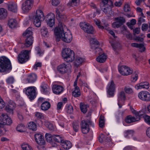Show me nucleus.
Here are the masks:
<instances>
[{
  "mask_svg": "<svg viewBox=\"0 0 150 150\" xmlns=\"http://www.w3.org/2000/svg\"><path fill=\"white\" fill-rule=\"evenodd\" d=\"M36 117L38 119H43L44 118V115L43 114L39 112H36L35 113Z\"/></svg>",
  "mask_w": 150,
  "mask_h": 150,
  "instance_id": "c03bdc74",
  "label": "nucleus"
},
{
  "mask_svg": "<svg viewBox=\"0 0 150 150\" xmlns=\"http://www.w3.org/2000/svg\"><path fill=\"white\" fill-rule=\"evenodd\" d=\"M52 90L54 94L59 95L63 92L64 88L61 86L55 84L53 85L52 87Z\"/></svg>",
  "mask_w": 150,
  "mask_h": 150,
  "instance_id": "f3484780",
  "label": "nucleus"
},
{
  "mask_svg": "<svg viewBox=\"0 0 150 150\" xmlns=\"http://www.w3.org/2000/svg\"><path fill=\"white\" fill-rule=\"evenodd\" d=\"M66 110L67 112L69 114L72 113L73 111L72 106L70 105H68L67 106Z\"/></svg>",
  "mask_w": 150,
  "mask_h": 150,
  "instance_id": "a18cd8bd",
  "label": "nucleus"
},
{
  "mask_svg": "<svg viewBox=\"0 0 150 150\" xmlns=\"http://www.w3.org/2000/svg\"><path fill=\"white\" fill-rule=\"evenodd\" d=\"M115 21L118 22L121 25L125 22V18L121 17L115 18Z\"/></svg>",
  "mask_w": 150,
  "mask_h": 150,
  "instance_id": "58836bf2",
  "label": "nucleus"
},
{
  "mask_svg": "<svg viewBox=\"0 0 150 150\" xmlns=\"http://www.w3.org/2000/svg\"><path fill=\"white\" fill-rule=\"evenodd\" d=\"M45 19L42 11L40 10H37L33 17V23L37 27H39L41 25V21Z\"/></svg>",
  "mask_w": 150,
  "mask_h": 150,
  "instance_id": "20e7f679",
  "label": "nucleus"
},
{
  "mask_svg": "<svg viewBox=\"0 0 150 150\" xmlns=\"http://www.w3.org/2000/svg\"><path fill=\"white\" fill-rule=\"evenodd\" d=\"M62 55L64 60L67 62H72L75 58L74 52L69 48L64 49L62 52Z\"/></svg>",
  "mask_w": 150,
  "mask_h": 150,
  "instance_id": "f03ea898",
  "label": "nucleus"
},
{
  "mask_svg": "<svg viewBox=\"0 0 150 150\" xmlns=\"http://www.w3.org/2000/svg\"><path fill=\"white\" fill-rule=\"evenodd\" d=\"M42 91L44 93H47L49 92L50 89L48 86L46 84H43L41 86Z\"/></svg>",
  "mask_w": 150,
  "mask_h": 150,
  "instance_id": "e433bc0d",
  "label": "nucleus"
},
{
  "mask_svg": "<svg viewBox=\"0 0 150 150\" xmlns=\"http://www.w3.org/2000/svg\"><path fill=\"white\" fill-rule=\"evenodd\" d=\"M121 26V25L116 21H115V22H113L112 24V27L114 28H118Z\"/></svg>",
  "mask_w": 150,
  "mask_h": 150,
  "instance_id": "864d4df0",
  "label": "nucleus"
},
{
  "mask_svg": "<svg viewBox=\"0 0 150 150\" xmlns=\"http://www.w3.org/2000/svg\"><path fill=\"white\" fill-rule=\"evenodd\" d=\"M112 7H113V5H110L109 7H106L103 9V11L109 17H110L113 16V12L112 11Z\"/></svg>",
  "mask_w": 150,
  "mask_h": 150,
  "instance_id": "aec40b11",
  "label": "nucleus"
},
{
  "mask_svg": "<svg viewBox=\"0 0 150 150\" xmlns=\"http://www.w3.org/2000/svg\"><path fill=\"white\" fill-rule=\"evenodd\" d=\"M74 90L72 92L73 96L74 97H78L81 95V92L79 87L77 86V83L76 82H74Z\"/></svg>",
  "mask_w": 150,
  "mask_h": 150,
  "instance_id": "6ab92c4d",
  "label": "nucleus"
},
{
  "mask_svg": "<svg viewBox=\"0 0 150 150\" xmlns=\"http://www.w3.org/2000/svg\"><path fill=\"white\" fill-rule=\"evenodd\" d=\"M90 42L91 44H92L91 45V47L92 49H94L95 47V46L98 45L99 44L98 42L93 38H92L91 39Z\"/></svg>",
  "mask_w": 150,
  "mask_h": 150,
  "instance_id": "f704fd0d",
  "label": "nucleus"
},
{
  "mask_svg": "<svg viewBox=\"0 0 150 150\" xmlns=\"http://www.w3.org/2000/svg\"><path fill=\"white\" fill-rule=\"evenodd\" d=\"M125 120L126 122L127 123H130L136 122L135 119V117L130 115L127 116L125 118Z\"/></svg>",
  "mask_w": 150,
  "mask_h": 150,
  "instance_id": "7c9ffc66",
  "label": "nucleus"
},
{
  "mask_svg": "<svg viewBox=\"0 0 150 150\" xmlns=\"http://www.w3.org/2000/svg\"><path fill=\"white\" fill-rule=\"evenodd\" d=\"M59 3V0H52V5L56 6Z\"/></svg>",
  "mask_w": 150,
  "mask_h": 150,
  "instance_id": "69168bd1",
  "label": "nucleus"
},
{
  "mask_svg": "<svg viewBox=\"0 0 150 150\" xmlns=\"http://www.w3.org/2000/svg\"><path fill=\"white\" fill-rule=\"evenodd\" d=\"M14 79L13 77H9L6 80L7 82L9 83H13L14 82Z\"/></svg>",
  "mask_w": 150,
  "mask_h": 150,
  "instance_id": "680f3d73",
  "label": "nucleus"
},
{
  "mask_svg": "<svg viewBox=\"0 0 150 150\" xmlns=\"http://www.w3.org/2000/svg\"><path fill=\"white\" fill-rule=\"evenodd\" d=\"M51 107L50 103L48 101L44 102L42 104L41 108L43 110H48Z\"/></svg>",
  "mask_w": 150,
  "mask_h": 150,
  "instance_id": "cd10ccee",
  "label": "nucleus"
},
{
  "mask_svg": "<svg viewBox=\"0 0 150 150\" xmlns=\"http://www.w3.org/2000/svg\"><path fill=\"white\" fill-rule=\"evenodd\" d=\"M28 128L33 131H35L37 129V126L33 122H31L28 125Z\"/></svg>",
  "mask_w": 150,
  "mask_h": 150,
  "instance_id": "ea45409f",
  "label": "nucleus"
},
{
  "mask_svg": "<svg viewBox=\"0 0 150 150\" xmlns=\"http://www.w3.org/2000/svg\"><path fill=\"white\" fill-rule=\"evenodd\" d=\"M33 5V1L32 0H27L22 4V9L23 12L28 13L31 9Z\"/></svg>",
  "mask_w": 150,
  "mask_h": 150,
  "instance_id": "9b49d317",
  "label": "nucleus"
},
{
  "mask_svg": "<svg viewBox=\"0 0 150 150\" xmlns=\"http://www.w3.org/2000/svg\"><path fill=\"white\" fill-rule=\"evenodd\" d=\"M125 98V93L124 91L121 92L119 94V100H120V98L122 100H124Z\"/></svg>",
  "mask_w": 150,
  "mask_h": 150,
  "instance_id": "13d9d810",
  "label": "nucleus"
},
{
  "mask_svg": "<svg viewBox=\"0 0 150 150\" xmlns=\"http://www.w3.org/2000/svg\"><path fill=\"white\" fill-rule=\"evenodd\" d=\"M148 27V25L147 24H143L142 25V29L143 31H146Z\"/></svg>",
  "mask_w": 150,
  "mask_h": 150,
  "instance_id": "e2e57ef3",
  "label": "nucleus"
},
{
  "mask_svg": "<svg viewBox=\"0 0 150 150\" xmlns=\"http://www.w3.org/2000/svg\"><path fill=\"white\" fill-rule=\"evenodd\" d=\"M131 46L133 47L139 48L140 49H142V50H140L141 52H143L145 51V48L144 47L143 45L142 44H139L137 43H132L131 44Z\"/></svg>",
  "mask_w": 150,
  "mask_h": 150,
  "instance_id": "c756f323",
  "label": "nucleus"
},
{
  "mask_svg": "<svg viewBox=\"0 0 150 150\" xmlns=\"http://www.w3.org/2000/svg\"><path fill=\"white\" fill-rule=\"evenodd\" d=\"M102 2L104 5L108 4L109 5H112V2L110 0H102Z\"/></svg>",
  "mask_w": 150,
  "mask_h": 150,
  "instance_id": "5fc2aeb1",
  "label": "nucleus"
},
{
  "mask_svg": "<svg viewBox=\"0 0 150 150\" xmlns=\"http://www.w3.org/2000/svg\"><path fill=\"white\" fill-rule=\"evenodd\" d=\"M92 124V122L90 120L81 121L80 125L82 133L83 134L88 133L90 130L89 126Z\"/></svg>",
  "mask_w": 150,
  "mask_h": 150,
  "instance_id": "1a4fd4ad",
  "label": "nucleus"
},
{
  "mask_svg": "<svg viewBox=\"0 0 150 150\" xmlns=\"http://www.w3.org/2000/svg\"><path fill=\"white\" fill-rule=\"evenodd\" d=\"M21 147L23 150H33L32 147L27 143H24L22 144Z\"/></svg>",
  "mask_w": 150,
  "mask_h": 150,
  "instance_id": "c9c22d12",
  "label": "nucleus"
},
{
  "mask_svg": "<svg viewBox=\"0 0 150 150\" xmlns=\"http://www.w3.org/2000/svg\"><path fill=\"white\" fill-rule=\"evenodd\" d=\"M130 109L132 113L135 115L134 117L136 121H138L140 120L142 115L141 112L140 111L137 112L136 111L132 108L130 107Z\"/></svg>",
  "mask_w": 150,
  "mask_h": 150,
  "instance_id": "412c9836",
  "label": "nucleus"
},
{
  "mask_svg": "<svg viewBox=\"0 0 150 150\" xmlns=\"http://www.w3.org/2000/svg\"><path fill=\"white\" fill-rule=\"evenodd\" d=\"M37 78L36 75L35 74H31L28 75L27 80L28 83H33L35 81Z\"/></svg>",
  "mask_w": 150,
  "mask_h": 150,
  "instance_id": "a878e982",
  "label": "nucleus"
},
{
  "mask_svg": "<svg viewBox=\"0 0 150 150\" xmlns=\"http://www.w3.org/2000/svg\"><path fill=\"white\" fill-rule=\"evenodd\" d=\"M8 25L10 28H13L17 25V22L14 18H10L8 20Z\"/></svg>",
  "mask_w": 150,
  "mask_h": 150,
  "instance_id": "393cba45",
  "label": "nucleus"
},
{
  "mask_svg": "<svg viewBox=\"0 0 150 150\" xmlns=\"http://www.w3.org/2000/svg\"><path fill=\"white\" fill-rule=\"evenodd\" d=\"M105 124L104 117L101 115L100 116L99 121V126L101 128H103Z\"/></svg>",
  "mask_w": 150,
  "mask_h": 150,
  "instance_id": "4c0bfd02",
  "label": "nucleus"
},
{
  "mask_svg": "<svg viewBox=\"0 0 150 150\" xmlns=\"http://www.w3.org/2000/svg\"><path fill=\"white\" fill-rule=\"evenodd\" d=\"M62 146L64 149H68L71 147L72 144L69 141L63 140L62 143Z\"/></svg>",
  "mask_w": 150,
  "mask_h": 150,
  "instance_id": "bb28decb",
  "label": "nucleus"
},
{
  "mask_svg": "<svg viewBox=\"0 0 150 150\" xmlns=\"http://www.w3.org/2000/svg\"><path fill=\"white\" fill-rule=\"evenodd\" d=\"M139 98L141 100L146 102L150 101V93L146 91H142L138 94Z\"/></svg>",
  "mask_w": 150,
  "mask_h": 150,
  "instance_id": "f8f14e48",
  "label": "nucleus"
},
{
  "mask_svg": "<svg viewBox=\"0 0 150 150\" xmlns=\"http://www.w3.org/2000/svg\"><path fill=\"white\" fill-rule=\"evenodd\" d=\"M12 123V120L8 115L4 113H2L0 116V127H3L6 125H9Z\"/></svg>",
  "mask_w": 150,
  "mask_h": 150,
  "instance_id": "0eeeda50",
  "label": "nucleus"
},
{
  "mask_svg": "<svg viewBox=\"0 0 150 150\" xmlns=\"http://www.w3.org/2000/svg\"><path fill=\"white\" fill-rule=\"evenodd\" d=\"M138 78V74L136 73H134L132 76V81L134 82L137 80Z\"/></svg>",
  "mask_w": 150,
  "mask_h": 150,
  "instance_id": "3c124183",
  "label": "nucleus"
},
{
  "mask_svg": "<svg viewBox=\"0 0 150 150\" xmlns=\"http://www.w3.org/2000/svg\"><path fill=\"white\" fill-rule=\"evenodd\" d=\"M53 136H52L51 134L48 133H46L45 135L46 140L47 142H51L52 139H53Z\"/></svg>",
  "mask_w": 150,
  "mask_h": 150,
  "instance_id": "de8ad7c7",
  "label": "nucleus"
},
{
  "mask_svg": "<svg viewBox=\"0 0 150 150\" xmlns=\"http://www.w3.org/2000/svg\"><path fill=\"white\" fill-rule=\"evenodd\" d=\"M84 61V59L83 58L79 57H77L74 62V65L77 67L81 64Z\"/></svg>",
  "mask_w": 150,
  "mask_h": 150,
  "instance_id": "473e14b6",
  "label": "nucleus"
},
{
  "mask_svg": "<svg viewBox=\"0 0 150 150\" xmlns=\"http://www.w3.org/2000/svg\"><path fill=\"white\" fill-rule=\"evenodd\" d=\"M30 52V50H27L22 51L17 57L18 62L21 64H23L27 61L29 59V53Z\"/></svg>",
  "mask_w": 150,
  "mask_h": 150,
  "instance_id": "423d86ee",
  "label": "nucleus"
},
{
  "mask_svg": "<svg viewBox=\"0 0 150 150\" xmlns=\"http://www.w3.org/2000/svg\"><path fill=\"white\" fill-rule=\"evenodd\" d=\"M88 106L85 104H83L81 103L80 104V109L81 111L83 113H85L87 110Z\"/></svg>",
  "mask_w": 150,
  "mask_h": 150,
  "instance_id": "79ce46f5",
  "label": "nucleus"
},
{
  "mask_svg": "<svg viewBox=\"0 0 150 150\" xmlns=\"http://www.w3.org/2000/svg\"><path fill=\"white\" fill-rule=\"evenodd\" d=\"M95 53L96 54H101L103 53V51L102 49L100 48L96 47L95 49Z\"/></svg>",
  "mask_w": 150,
  "mask_h": 150,
  "instance_id": "8fccbe9b",
  "label": "nucleus"
},
{
  "mask_svg": "<svg viewBox=\"0 0 150 150\" xmlns=\"http://www.w3.org/2000/svg\"><path fill=\"white\" fill-rule=\"evenodd\" d=\"M107 57L104 54H101L96 58L97 62L100 63H103L106 59Z\"/></svg>",
  "mask_w": 150,
  "mask_h": 150,
  "instance_id": "c85d7f7f",
  "label": "nucleus"
},
{
  "mask_svg": "<svg viewBox=\"0 0 150 150\" xmlns=\"http://www.w3.org/2000/svg\"><path fill=\"white\" fill-rule=\"evenodd\" d=\"M135 87V88L137 90L142 88L148 89L149 87V84L146 82H142L136 85Z\"/></svg>",
  "mask_w": 150,
  "mask_h": 150,
  "instance_id": "4be33fe9",
  "label": "nucleus"
},
{
  "mask_svg": "<svg viewBox=\"0 0 150 150\" xmlns=\"http://www.w3.org/2000/svg\"><path fill=\"white\" fill-rule=\"evenodd\" d=\"M7 16V11L4 8H0V19L6 18Z\"/></svg>",
  "mask_w": 150,
  "mask_h": 150,
  "instance_id": "2f4dec72",
  "label": "nucleus"
},
{
  "mask_svg": "<svg viewBox=\"0 0 150 150\" xmlns=\"http://www.w3.org/2000/svg\"><path fill=\"white\" fill-rule=\"evenodd\" d=\"M134 133V131L132 130H127L125 131L124 133L125 136L126 137H128L129 135H132Z\"/></svg>",
  "mask_w": 150,
  "mask_h": 150,
  "instance_id": "49530a36",
  "label": "nucleus"
},
{
  "mask_svg": "<svg viewBox=\"0 0 150 150\" xmlns=\"http://www.w3.org/2000/svg\"><path fill=\"white\" fill-rule=\"evenodd\" d=\"M8 10L11 11L15 12L17 10L16 4L14 2L10 3L8 5Z\"/></svg>",
  "mask_w": 150,
  "mask_h": 150,
  "instance_id": "5701e85b",
  "label": "nucleus"
},
{
  "mask_svg": "<svg viewBox=\"0 0 150 150\" xmlns=\"http://www.w3.org/2000/svg\"><path fill=\"white\" fill-rule=\"evenodd\" d=\"M124 150H135V148L131 146H127L125 148Z\"/></svg>",
  "mask_w": 150,
  "mask_h": 150,
  "instance_id": "774afa93",
  "label": "nucleus"
},
{
  "mask_svg": "<svg viewBox=\"0 0 150 150\" xmlns=\"http://www.w3.org/2000/svg\"><path fill=\"white\" fill-rule=\"evenodd\" d=\"M17 130L20 132H23L25 131V126L22 124H20L17 126L16 128Z\"/></svg>",
  "mask_w": 150,
  "mask_h": 150,
  "instance_id": "a19ab883",
  "label": "nucleus"
},
{
  "mask_svg": "<svg viewBox=\"0 0 150 150\" xmlns=\"http://www.w3.org/2000/svg\"><path fill=\"white\" fill-rule=\"evenodd\" d=\"M107 92L110 96H113L115 91V86L113 81L109 82L107 87Z\"/></svg>",
  "mask_w": 150,
  "mask_h": 150,
  "instance_id": "2eb2a0df",
  "label": "nucleus"
},
{
  "mask_svg": "<svg viewBox=\"0 0 150 150\" xmlns=\"http://www.w3.org/2000/svg\"><path fill=\"white\" fill-rule=\"evenodd\" d=\"M95 23L96 25L99 28L103 29L105 28L104 27L101 25L100 24V21H95Z\"/></svg>",
  "mask_w": 150,
  "mask_h": 150,
  "instance_id": "052dcab7",
  "label": "nucleus"
},
{
  "mask_svg": "<svg viewBox=\"0 0 150 150\" xmlns=\"http://www.w3.org/2000/svg\"><path fill=\"white\" fill-rule=\"evenodd\" d=\"M120 73L123 76H128L131 74L133 72L132 69L128 66L122 65L118 68Z\"/></svg>",
  "mask_w": 150,
  "mask_h": 150,
  "instance_id": "9d476101",
  "label": "nucleus"
},
{
  "mask_svg": "<svg viewBox=\"0 0 150 150\" xmlns=\"http://www.w3.org/2000/svg\"><path fill=\"white\" fill-rule=\"evenodd\" d=\"M47 19L46 21L47 24L50 27H52L54 25L55 16L53 13H50L46 16Z\"/></svg>",
  "mask_w": 150,
  "mask_h": 150,
  "instance_id": "dca6fc26",
  "label": "nucleus"
},
{
  "mask_svg": "<svg viewBox=\"0 0 150 150\" xmlns=\"http://www.w3.org/2000/svg\"><path fill=\"white\" fill-rule=\"evenodd\" d=\"M13 108L14 107L13 105H8L6 106L5 108V110L7 112L12 113Z\"/></svg>",
  "mask_w": 150,
  "mask_h": 150,
  "instance_id": "37998d69",
  "label": "nucleus"
},
{
  "mask_svg": "<svg viewBox=\"0 0 150 150\" xmlns=\"http://www.w3.org/2000/svg\"><path fill=\"white\" fill-rule=\"evenodd\" d=\"M32 28L29 27L23 34V36L27 38L24 44L25 48L30 47L33 44V37L32 36Z\"/></svg>",
  "mask_w": 150,
  "mask_h": 150,
  "instance_id": "39448f33",
  "label": "nucleus"
},
{
  "mask_svg": "<svg viewBox=\"0 0 150 150\" xmlns=\"http://www.w3.org/2000/svg\"><path fill=\"white\" fill-rule=\"evenodd\" d=\"M11 68V62L8 58L5 57L0 58V72H4Z\"/></svg>",
  "mask_w": 150,
  "mask_h": 150,
  "instance_id": "7ed1b4c3",
  "label": "nucleus"
},
{
  "mask_svg": "<svg viewBox=\"0 0 150 150\" xmlns=\"http://www.w3.org/2000/svg\"><path fill=\"white\" fill-rule=\"evenodd\" d=\"M53 139L56 142H61V143L64 140L63 138L59 135H53Z\"/></svg>",
  "mask_w": 150,
  "mask_h": 150,
  "instance_id": "72a5a7b5",
  "label": "nucleus"
},
{
  "mask_svg": "<svg viewBox=\"0 0 150 150\" xmlns=\"http://www.w3.org/2000/svg\"><path fill=\"white\" fill-rule=\"evenodd\" d=\"M124 90L126 93L128 94H131L133 92L132 89L130 88L125 87Z\"/></svg>",
  "mask_w": 150,
  "mask_h": 150,
  "instance_id": "603ef678",
  "label": "nucleus"
},
{
  "mask_svg": "<svg viewBox=\"0 0 150 150\" xmlns=\"http://www.w3.org/2000/svg\"><path fill=\"white\" fill-rule=\"evenodd\" d=\"M41 32L42 35L44 37H47L48 35L47 30V29L43 28L41 30Z\"/></svg>",
  "mask_w": 150,
  "mask_h": 150,
  "instance_id": "09e8293b",
  "label": "nucleus"
},
{
  "mask_svg": "<svg viewBox=\"0 0 150 150\" xmlns=\"http://www.w3.org/2000/svg\"><path fill=\"white\" fill-rule=\"evenodd\" d=\"M54 31L57 41H59L61 39L66 42L69 43L72 40L71 34L69 32L64 33L62 26L61 25L56 27Z\"/></svg>",
  "mask_w": 150,
  "mask_h": 150,
  "instance_id": "f257e3e1",
  "label": "nucleus"
},
{
  "mask_svg": "<svg viewBox=\"0 0 150 150\" xmlns=\"http://www.w3.org/2000/svg\"><path fill=\"white\" fill-rule=\"evenodd\" d=\"M5 103L2 99H0V109H2L5 106Z\"/></svg>",
  "mask_w": 150,
  "mask_h": 150,
  "instance_id": "0e129e2a",
  "label": "nucleus"
},
{
  "mask_svg": "<svg viewBox=\"0 0 150 150\" xmlns=\"http://www.w3.org/2000/svg\"><path fill=\"white\" fill-rule=\"evenodd\" d=\"M71 67V65L69 64L62 63L58 66L57 69L59 73L63 74L70 71Z\"/></svg>",
  "mask_w": 150,
  "mask_h": 150,
  "instance_id": "ddd939ff",
  "label": "nucleus"
},
{
  "mask_svg": "<svg viewBox=\"0 0 150 150\" xmlns=\"http://www.w3.org/2000/svg\"><path fill=\"white\" fill-rule=\"evenodd\" d=\"M124 10L126 12L129 11L130 10L129 5L128 4H126L124 7Z\"/></svg>",
  "mask_w": 150,
  "mask_h": 150,
  "instance_id": "bf43d9fd",
  "label": "nucleus"
},
{
  "mask_svg": "<svg viewBox=\"0 0 150 150\" xmlns=\"http://www.w3.org/2000/svg\"><path fill=\"white\" fill-rule=\"evenodd\" d=\"M56 12L57 13V19L60 21H65L66 18V16L65 15H62L60 12V8H56Z\"/></svg>",
  "mask_w": 150,
  "mask_h": 150,
  "instance_id": "b1692460",
  "label": "nucleus"
},
{
  "mask_svg": "<svg viewBox=\"0 0 150 150\" xmlns=\"http://www.w3.org/2000/svg\"><path fill=\"white\" fill-rule=\"evenodd\" d=\"M144 118L145 122L148 124H150V116L145 115Z\"/></svg>",
  "mask_w": 150,
  "mask_h": 150,
  "instance_id": "4d7b16f0",
  "label": "nucleus"
},
{
  "mask_svg": "<svg viewBox=\"0 0 150 150\" xmlns=\"http://www.w3.org/2000/svg\"><path fill=\"white\" fill-rule=\"evenodd\" d=\"M35 138L37 143L40 145H43L45 142L43 136L41 134H36L35 135Z\"/></svg>",
  "mask_w": 150,
  "mask_h": 150,
  "instance_id": "a211bd4d",
  "label": "nucleus"
},
{
  "mask_svg": "<svg viewBox=\"0 0 150 150\" xmlns=\"http://www.w3.org/2000/svg\"><path fill=\"white\" fill-rule=\"evenodd\" d=\"M35 88L34 87H29L26 90L25 94L31 100H33L36 97Z\"/></svg>",
  "mask_w": 150,
  "mask_h": 150,
  "instance_id": "4468645a",
  "label": "nucleus"
},
{
  "mask_svg": "<svg viewBox=\"0 0 150 150\" xmlns=\"http://www.w3.org/2000/svg\"><path fill=\"white\" fill-rule=\"evenodd\" d=\"M73 127L74 129L75 132H77L79 128V124L76 122H74L73 123Z\"/></svg>",
  "mask_w": 150,
  "mask_h": 150,
  "instance_id": "6e6d98bb",
  "label": "nucleus"
},
{
  "mask_svg": "<svg viewBox=\"0 0 150 150\" xmlns=\"http://www.w3.org/2000/svg\"><path fill=\"white\" fill-rule=\"evenodd\" d=\"M81 28L87 33L93 34L94 30L93 27L88 23H81L79 24Z\"/></svg>",
  "mask_w": 150,
  "mask_h": 150,
  "instance_id": "6e6552de",
  "label": "nucleus"
},
{
  "mask_svg": "<svg viewBox=\"0 0 150 150\" xmlns=\"http://www.w3.org/2000/svg\"><path fill=\"white\" fill-rule=\"evenodd\" d=\"M123 1L120 0V1H116L115 3V5L117 7H120L122 5Z\"/></svg>",
  "mask_w": 150,
  "mask_h": 150,
  "instance_id": "338daca9",
  "label": "nucleus"
}]
</instances>
